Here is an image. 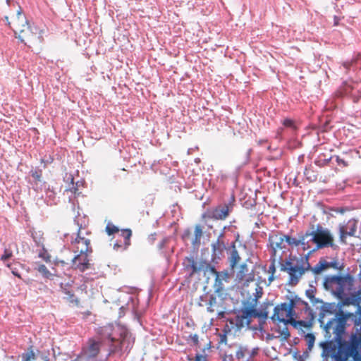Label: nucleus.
<instances>
[{"mask_svg": "<svg viewBox=\"0 0 361 361\" xmlns=\"http://www.w3.org/2000/svg\"><path fill=\"white\" fill-rule=\"evenodd\" d=\"M321 304L319 322L326 334L334 335L333 340L322 344L324 353L336 361H347L349 357L357 361L360 358L361 337L353 334L348 341L342 339L348 315L344 314L339 304L323 302Z\"/></svg>", "mask_w": 361, "mask_h": 361, "instance_id": "1", "label": "nucleus"}, {"mask_svg": "<svg viewBox=\"0 0 361 361\" xmlns=\"http://www.w3.org/2000/svg\"><path fill=\"white\" fill-rule=\"evenodd\" d=\"M14 32L22 42L26 39L30 44L40 43L42 39V30L36 26L28 25L25 16L22 13L21 9L17 11V19L14 22Z\"/></svg>", "mask_w": 361, "mask_h": 361, "instance_id": "2", "label": "nucleus"}, {"mask_svg": "<svg viewBox=\"0 0 361 361\" xmlns=\"http://www.w3.org/2000/svg\"><path fill=\"white\" fill-rule=\"evenodd\" d=\"M353 284V277L350 274L343 276H326L323 279L324 288L339 299H343L345 291L350 290Z\"/></svg>", "mask_w": 361, "mask_h": 361, "instance_id": "3", "label": "nucleus"}, {"mask_svg": "<svg viewBox=\"0 0 361 361\" xmlns=\"http://www.w3.org/2000/svg\"><path fill=\"white\" fill-rule=\"evenodd\" d=\"M267 317L268 312L265 310L258 311L256 309L255 299H252L251 301H247L244 303L243 307L239 314L231 321V324L235 325L238 330H240L245 326H249L252 318L267 319Z\"/></svg>", "mask_w": 361, "mask_h": 361, "instance_id": "4", "label": "nucleus"}, {"mask_svg": "<svg viewBox=\"0 0 361 361\" xmlns=\"http://www.w3.org/2000/svg\"><path fill=\"white\" fill-rule=\"evenodd\" d=\"M313 233L316 245L314 249L311 250L312 252L326 247H331L333 250L338 248V245L335 243L334 234L329 228L317 225L316 228L313 229Z\"/></svg>", "mask_w": 361, "mask_h": 361, "instance_id": "5", "label": "nucleus"}, {"mask_svg": "<svg viewBox=\"0 0 361 361\" xmlns=\"http://www.w3.org/2000/svg\"><path fill=\"white\" fill-rule=\"evenodd\" d=\"M119 334L120 338L118 339L111 335L109 336L111 350L114 352L129 351L134 343V338L127 329H121Z\"/></svg>", "mask_w": 361, "mask_h": 361, "instance_id": "6", "label": "nucleus"}, {"mask_svg": "<svg viewBox=\"0 0 361 361\" xmlns=\"http://www.w3.org/2000/svg\"><path fill=\"white\" fill-rule=\"evenodd\" d=\"M310 268V266L308 263H307V268H305L298 263L294 264L291 262H286V264L283 265L281 269L288 273L290 276L289 283L295 285L298 283L299 279L305 271Z\"/></svg>", "mask_w": 361, "mask_h": 361, "instance_id": "7", "label": "nucleus"}, {"mask_svg": "<svg viewBox=\"0 0 361 361\" xmlns=\"http://www.w3.org/2000/svg\"><path fill=\"white\" fill-rule=\"evenodd\" d=\"M293 315L290 314V307L286 302L276 305L274 309V314L271 319L273 321H279L285 324H289L293 320Z\"/></svg>", "mask_w": 361, "mask_h": 361, "instance_id": "8", "label": "nucleus"}, {"mask_svg": "<svg viewBox=\"0 0 361 361\" xmlns=\"http://www.w3.org/2000/svg\"><path fill=\"white\" fill-rule=\"evenodd\" d=\"M357 221L351 219L346 223L340 224L338 226L340 241L345 243L347 235L354 236L357 230Z\"/></svg>", "mask_w": 361, "mask_h": 361, "instance_id": "9", "label": "nucleus"}, {"mask_svg": "<svg viewBox=\"0 0 361 361\" xmlns=\"http://www.w3.org/2000/svg\"><path fill=\"white\" fill-rule=\"evenodd\" d=\"M90 240L82 236V233L79 229L77 237L74 240H71L72 249L75 253L88 252L90 251Z\"/></svg>", "mask_w": 361, "mask_h": 361, "instance_id": "10", "label": "nucleus"}, {"mask_svg": "<svg viewBox=\"0 0 361 361\" xmlns=\"http://www.w3.org/2000/svg\"><path fill=\"white\" fill-rule=\"evenodd\" d=\"M231 204H221L209 212V216L216 220H224L232 210Z\"/></svg>", "mask_w": 361, "mask_h": 361, "instance_id": "11", "label": "nucleus"}, {"mask_svg": "<svg viewBox=\"0 0 361 361\" xmlns=\"http://www.w3.org/2000/svg\"><path fill=\"white\" fill-rule=\"evenodd\" d=\"M314 245H316V240H314L313 230L307 231L301 235V251H307V255L309 256L314 252L311 250L314 249Z\"/></svg>", "mask_w": 361, "mask_h": 361, "instance_id": "12", "label": "nucleus"}, {"mask_svg": "<svg viewBox=\"0 0 361 361\" xmlns=\"http://www.w3.org/2000/svg\"><path fill=\"white\" fill-rule=\"evenodd\" d=\"M73 267L80 271H84L89 269L90 263L87 257V252H78L72 259Z\"/></svg>", "mask_w": 361, "mask_h": 361, "instance_id": "13", "label": "nucleus"}, {"mask_svg": "<svg viewBox=\"0 0 361 361\" xmlns=\"http://www.w3.org/2000/svg\"><path fill=\"white\" fill-rule=\"evenodd\" d=\"M29 183L35 191H42L47 189V183L42 179V172L37 171H30Z\"/></svg>", "mask_w": 361, "mask_h": 361, "instance_id": "14", "label": "nucleus"}, {"mask_svg": "<svg viewBox=\"0 0 361 361\" xmlns=\"http://www.w3.org/2000/svg\"><path fill=\"white\" fill-rule=\"evenodd\" d=\"M297 301L304 305L305 309V313H307L308 316L310 317V320L309 321H304V320L295 321L293 318V320L291 321V322H289V324L293 325L295 327H297L298 326H299L300 327H308L312 324V321L314 318V314L312 310L309 307V305L307 302L300 300V298H298L297 300Z\"/></svg>", "mask_w": 361, "mask_h": 361, "instance_id": "15", "label": "nucleus"}, {"mask_svg": "<svg viewBox=\"0 0 361 361\" xmlns=\"http://www.w3.org/2000/svg\"><path fill=\"white\" fill-rule=\"evenodd\" d=\"M286 235L274 233L269 235V240L273 250H281L286 247Z\"/></svg>", "mask_w": 361, "mask_h": 361, "instance_id": "16", "label": "nucleus"}, {"mask_svg": "<svg viewBox=\"0 0 361 361\" xmlns=\"http://www.w3.org/2000/svg\"><path fill=\"white\" fill-rule=\"evenodd\" d=\"M61 290L63 294H65L66 296L65 298L68 300L70 302H75L78 303V300L75 298L74 294L73 293L72 290L70 289V286L68 283L63 284V283H61L60 284Z\"/></svg>", "mask_w": 361, "mask_h": 361, "instance_id": "17", "label": "nucleus"}, {"mask_svg": "<svg viewBox=\"0 0 361 361\" xmlns=\"http://www.w3.org/2000/svg\"><path fill=\"white\" fill-rule=\"evenodd\" d=\"M248 355L249 348L247 346H240L235 353V357L239 361H250Z\"/></svg>", "mask_w": 361, "mask_h": 361, "instance_id": "18", "label": "nucleus"}, {"mask_svg": "<svg viewBox=\"0 0 361 361\" xmlns=\"http://www.w3.org/2000/svg\"><path fill=\"white\" fill-rule=\"evenodd\" d=\"M286 243L292 247H296L298 251H301V236L298 238L286 235Z\"/></svg>", "mask_w": 361, "mask_h": 361, "instance_id": "19", "label": "nucleus"}, {"mask_svg": "<svg viewBox=\"0 0 361 361\" xmlns=\"http://www.w3.org/2000/svg\"><path fill=\"white\" fill-rule=\"evenodd\" d=\"M202 235V226L200 225H196L195 227V237L192 240V244L195 247H198L200 245Z\"/></svg>", "mask_w": 361, "mask_h": 361, "instance_id": "20", "label": "nucleus"}, {"mask_svg": "<svg viewBox=\"0 0 361 361\" xmlns=\"http://www.w3.org/2000/svg\"><path fill=\"white\" fill-rule=\"evenodd\" d=\"M99 350V344L98 342L94 341H90V345L87 349V355L89 357L96 356Z\"/></svg>", "mask_w": 361, "mask_h": 361, "instance_id": "21", "label": "nucleus"}, {"mask_svg": "<svg viewBox=\"0 0 361 361\" xmlns=\"http://www.w3.org/2000/svg\"><path fill=\"white\" fill-rule=\"evenodd\" d=\"M240 259V257L238 255V252L235 249V246L233 245V250L231 251L229 257L230 266L231 267L232 269H233L235 267V265L238 263Z\"/></svg>", "mask_w": 361, "mask_h": 361, "instance_id": "22", "label": "nucleus"}, {"mask_svg": "<svg viewBox=\"0 0 361 361\" xmlns=\"http://www.w3.org/2000/svg\"><path fill=\"white\" fill-rule=\"evenodd\" d=\"M68 180H70L71 185H69L68 190L71 191L75 195H79L80 192H78V188L82 185V183L77 181L75 183L73 182V178L71 175L67 177Z\"/></svg>", "mask_w": 361, "mask_h": 361, "instance_id": "23", "label": "nucleus"}, {"mask_svg": "<svg viewBox=\"0 0 361 361\" xmlns=\"http://www.w3.org/2000/svg\"><path fill=\"white\" fill-rule=\"evenodd\" d=\"M121 236L124 238V248L126 250L130 244V237L132 235V231L130 229H124L121 231Z\"/></svg>", "mask_w": 361, "mask_h": 361, "instance_id": "24", "label": "nucleus"}, {"mask_svg": "<svg viewBox=\"0 0 361 361\" xmlns=\"http://www.w3.org/2000/svg\"><path fill=\"white\" fill-rule=\"evenodd\" d=\"M248 271L247 266L246 264H243L240 266L238 271L236 273V279L238 281H242Z\"/></svg>", "mask_w": 361, "mask_h": 361, "instance_id": "25", "label": "nucleus"}, {"mask_svg": "<svg viewBox=\"0 0 361 361\" xmlns=\"http://www.w3.org/2000/svg\"><path fill=\"white\" fill-rule=\"evenodd\" d=\"M222 234L219 235L216 242L212 244V249L215 255H216L218 253H220L221 250L225 247L224 242L220 240Z\"/></svg>", "mask_w": 361, "mask_h": 361, "instance_id": "26", "label": "nucleus"}, {"mask_svg": "<svg viewBox=\"0 0 361 361\" xmlns=\"http://www.w3.org/2000/svg\"><path fill=\"white\" fill-rule=\"evenodd\" d=\"M306 295L310 299L311 303L315 306L317 304L322 303V300L314 297V290L312 288L306 290Z\"/></svg>", "mask_w": 361, "mask_h": 361, "instance_id": "27", "label": "nucleus"}, {"mask_svg": "<svg viewBox=\"0 0 361 361\" xmlns=\"http://www.w3.org/2000/svg\"><path fill=\"white\" fill-rule=\"evenodd\" d=\"M324 264H326V269L327 268H334L337 270H342L343 269V264L338 262L337 260H333L331 262L324 261Z\"/></svg>", "mask_w": 361, "mask_h": 361, "instance_id": "28", "label": "nucleus"}, {"mask_svg": "<svg viewBox=\"0 0 361 361\" xmlns=\"http://www.w3.org/2000/svg\"><path fill=\"white\" fill-rule=\"evenodd\" d=\"M326 264H324V261H320L317 263L313 268L311 269V271L314 274H319L322 271L326 269Z\"/></svg>", "mask_w": 361, "mask_h": 361, "instance_id": "29", "label": "nucleus"}, {"mask_svg": "<svg viewBox=\"0 0 361 361\" xmlns=\"http://www.w3.org/2000/svg\"><path fill=\"white\" fill-rule=\"evenodd\" d=\"M13 255V251L11 249V245L8 247L4 249V254L1 256V260L6 262Z\"/></svg>", "mask_w": 361, "mask_h": 361, "instance_id": "30", "label": "nucleus"}, {"mask_svg": "<svg viewBox=\"0 0 361 361\" xmlns=\"http://www.w3.org/2000/svg\"><path fill=\"white\" fill-rule=\"evenodd\" d=\"M37 271L45 278L49 279L52 274L44 264H40L37 267Z\"/></svg>", "mask_w": 361, "mask_h": 361, "instance_id": "31", "label": "nucleus"}, {"mask_svg": "<svg viewBox=\"0 0 361 361\" xmlns=\"http://www.w3.org/2000/svg\"><path fill=\"white\" fill-rule=\"evenodd\" d=\"M305 340L307 341V345H308V348L310 350H311L312 348L314 345V341H315L314 336L313 334H307L305 336Z\"/></svg>", "mask_w": 361, "mask_h": 361, "instance_id": "32", "label": "nucleus"}, {"mask_svg": "<svg viewBox=\"0 0 361 361\" xmlns=\"http://www.w3.org/2000/svg\"><path fill=\"white\" fill-rule=\"evenodd\" d=\"M106 231L108 235H111L116 232H118V228L111 224H108L106 226Z\"/></svg>", "mask_w": 361, "mask_h": 361, "instance_id": "33", "label": "nucleus"}, {"mask_svg": "<svg viewBox=\"0 0 361 361\" xmlns=\"http://www.w3.org/2000/svg\"><path fill=\"white\" fill-rule=\"evenodd\" d=\"M263 294L262 288L260 286H257L255 289V293L254 294V298L250 299L249 301H251L252 299H255L256 306L257 305L258 299L262 297Z\"/></svg>", "mask_w": 361, "mask_h": 361, "instance_id": "34", "label": "nucleus"}, {"mask_svg": "<svg viewBox=\"0 0 361 361\" xmlns=\"http://www.w3.org/2000/svg\"><path fill=\"white\" fill-rule=\"evenodd\" d=\"M283 124L285 127L290 128L293 130H295L296 127L293 120L290 118H286L283 120Z\"/></svg>", "mask_w": 361, "mask_h": 361, "instance_id": "35", "label": "nucleus"}, {"mask_svg": "<svg viewBox=\"0 0 361 361\" xmlns=\"http://www.w3.org/2000/svg\"><path fill=\"white\" fill-rule=\"evenodd\" d=\"M35 358V353L32 350L28 351L23 355V361H31Z\"/></svg>", "mask_w": 361, "mask_h": 361, "instance_id": "36", "label": "nucleus"}, {"mask_svg": "<svg viewBox=\"0 0 361 361\" xmlns=\"http://www.w3.org/2000/svg\"><path fill=\"white\" fill-rule=\"evenodd\" d=\"M204 265L201 264L200 266H197V263H195L194 261H192L191 264V269H192V274L197 273L200 271H201L203 269Z\"/></svg>", "mask_w": 361, "mask_h": 361, "instance_id": "37", "label": "nucleus"}, {"mask_svg": "<svg viewBox=\"0 0 361 361\" xmlns=\"http://www.w3.org/2000/svg\"><path fill=\"white\" fill-rule=\"evenodd\" d=\"M287 304L290 307V314L293 316L295 314L294 307L296 305V300H290Z\"/></svg>", "mask_w": 361, "mask_h": 361, "instance_id": "38", "label": "nucleus"}, {"mask_svg": "<svg viewBox=\"0 0 361 361\" xmlns=\"http://www.w3.org/2000/svg\"><path fill=\"white\" fill-rule=\"evenodd\" d=\"M258 348H249V355H248V360L250 361H253L254 356L257 353Z\"/></svg>", "mask_w": 361, "mask_h": 361, "instance_id": "39", "label": "nucleus"}, {"mask_svg": "<svg viewBox=\"0 0 361 361\" xmlns=\"http://www.w3.org/2000/svg\"><path fill=\"white\" fill-rule=\"evenodd\" d=\"M190 338L194 345H197L199 342V337L197 334H193L190 336Z\"/></svg>", "mask_w": 361, "mask_h": 361, "instance_id": "40", "label": "nucleus"}, {"mask_svg": "<svg viewBox=\"0 0 361 361\" xmlns=\"http://www.w3.org/2000/svg\"><path fill=\"white\" fill-rule=\"evenodd\" d=\"M195 361H207V357L205 355L197 354Z\"/></svg>", "mask_w": 361, "mask_h": 361, "instance_id": "41", "label": "nucleus"}, {"mask_svg": "<svg viewBox=\"0 0 361 361\" xmlns=\"http://www.w3.org/2000/svg\"><path fill=\"white\" fill-rule=\"evenodd\" d=\"M44 190H46L47 195L49 197H53L54 192L50 190L49 186L47 189H44Z\"/></svg>", "mask_w": 361, "mask_h": 361, "instance_id": "42", "label": "nucleus"}, {"mask_svg": "<svg viewBox=\"0 0 361 361\" xmlns=\"http://www.w3.org/2000/svg\"><path fill=\"white\" fill-rule=\"evenodd\" d=\"M332 210L336 213L343 214L346 209L345 208H335Z\"/></svg>", "mask_w": 361, "mask_h": 361, "instance_id": "43", "label": "nucleus"}, {"mask_svg": "<svg viewBox=\"0 0 361 361\" xmlns=\"http://www.w3.org/2000/svg\"><path fill=\"white\" fill-rule=\"evenodd\" d=\"M283 335H284L285 338H288L290 336V334L287 329H286V330H283Z\"/></svg>", "mask_w": 361, "mask_h": 361, "instance_id": "44", "label": "nucleus"}, {"mask_svg": "<svg viewBox=\"0 0 361 361\" xmlns=\"http://www.w3.org/2000/svg\"><path fill=\"white\" fill-rule=\"evenodd\" d=\"M352 66V63H348V62H346V63H343V66L345 69H348L350 68V66Z\"/></svg>", "mask_w": 361, "mask_h": 361, "instance_id": "45", "label": "nucleus"}, {"mask_svg": "<svg viewBox=\"0 0 361 361\" xmlns=\"http://www.w3.org/2000/svg\"><path fill=\"white\" fill-rule=\"evenodd\" d=\"M337 162L338 164H343L344 166H346L345 161L340 158L337 157Z\"/></svg>", "mask_w": 361, "mask_h": 361, "instance_id": "46", "label": "nucleus"}, {"mask_svg": "<svg viewBox=\"0 0 361 361\" xmlns=\"http://www.w3.org/2000/svg\"><path fill=\"white\" fill-rule=\"evenodd\" d=\"M121 247V245H120L118 242L114 243V248L115 250H118Z\"/></svg>", "mask_w": 361, "mask_h": 361, "instance_id": "47", "label": "nucleus"}, {"mask_svg": "<svg viewBox=\"0 0 361 361\" xmlns=\"http://www.w3.org/2000/svg\"><path fill=\"white\" fill-rule=\"evenodd\" d=\"M12 273H13V275H15V276H18V277L20 278V274L18 273V271H15V270H13V271H12Z\"/></svg>", "mask_w": 361, "mask_h": 361, "instance_id": "48", "label": "nucleus"}, {"mask_svg": "<svg viewBox=\"0 0 361 361\" xmlns=\"http://www.w3.org/2000/svg\"><path fill=\"white\" fill-rule=\"evenodd\" d=\"M39 257L44 258L46 261H47V259L45 257H44V255L42 253L39 254Z\"/></svg>", "mask_w": 361, "mask_h": 361, "instance_id": "49", "label": "nucleus"}, {"mask_svg": "<svg viewBox=\"0 0 361 361\" xmlns=\"http://www.w3.org/2000/svg\"><path fill=\"white\" fill-rule=\"evenodd\" d=\"M9 1H10V0H6V3L8 5L9 4Z\"/></svg>", "mask_w": 361, "mask_h": 361, "instance_id": "50", "label": "nucleus"}, {"mask_svg": "<svg viewBox=\"0 0 361 361\" xmlns=\"http://www.w3.org/2000/svg\"><path fill=\"white\" fill-rule=\"evenodd\" d=\"M211 270H212V271L215 272V271H214V268H211Z\"/></svg>", "mask_w": 361, "mask_h": 361, "instance_id": "51", "label": "nucleus"}, {"mask_svg": "<svg viewBox=\"0 0 361 361\" xmlns=\"http://www.w3.org/2000/svg\"><path fill=\"white\" fill-rule=\"evenodd\" d=\"M5 18H6V21H8V17H5Z\"/></svg>", "mask_w": 361, "mask_h": 361, "instance_id": "52", "label": "nucleus"}, {"mask_svg": "<svg viewBox=\"0 0 361 361\" xmlns=\"http://www.w3.org/2000/svg\"><path fill=\"white\" fill-rule=\"evenodd\" d=\"M361 337V336H360Z\"/></svg>", "mask_w": 361, "mask_h": 361, "instance_id": "53", "label": "nucleus"}]
</instances>
